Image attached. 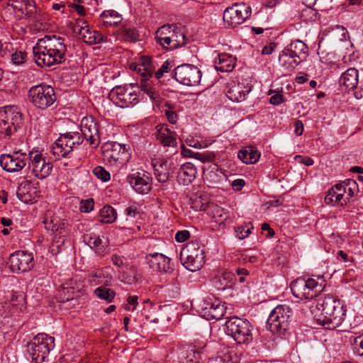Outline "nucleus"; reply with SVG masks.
Wrapping results in <instances>:
<instances>
[{
	"label": "nucleus",
	"instance_id": "obj_14",
	"mask_svg": "<svg viewBox=\"0 0 363 363\" xmlns=\"http://www.w3.org/2000/svg\"><path fill=\"white\" fill-rule=\"evenodd\" d=\"M111 101L117 106L128 108L138 103V95L131 85L115 86L110 93Z\"/></svg>",
	"mask_w": 363,
	"mask_h": 363
},
{
	"label": "nucleus",
	"instance_id": "obj_39",
	"mask_svg": "<svg viewBox=\"0 0 363 363\" xmlns=\"http://www.w3.org/2000/svg\"><path fill=\"white\" fill-rule=\"evenodd\" d=\"M170 28L167 29L166 34L174 40V45L177 48H181L187 43V39L182 29L175 24H169Z\"/></svg>",
	"mask_w": 363,
	"mask_h": 363
},
{
	"label": "nucleus",
	"instance_id": "obj_31",
	"mask_svg": "<svg viewBox=\"0 0 363 363\" xmlns=\"http://www.w3.org/2000/svg\"><path fill=\"white\" fill-rule=\"evenodd\" d=\"M301 61L302 59L296 57L286 47L283 49L279 56L280 66L288 71L295 69Z\"/></svg>",
	"mask_w": 363,
	"mask_h": 363
},
{
	"label": "nucleus",
	"instance_id": "obj_8",
	"mask_svg": "<svg viewBox=\"0 0 363 363\" xmlns=\"http://www.w3.org/2000/svg\"><path fill=\"white\" fill-rule=\"evenodd\" d=\"M28 98L34 107L40 110L50 107L57 99L52 86L44 83L30 87L28 92Z\"/></svg>",
	"mask_w": 363,
	"mask_h": 363
},
{
	"label": "nucleus",
	"instance_id": "obj_40",
	"mask_svg": "<svg viewBox=\"0 0 363 363\" xmlns=\"http://www.w3.org/2000/svg\"><path fill=\"white\" fill-rule=\"evenodd\" d=\"M84 242L95 251L101 254L104 252L107 246V242H104L99 235L94 233H89L84 235Z\"/></svg>",
	"mask_w": 363,
	"mask_h": 363
},
{
	"label": "nucleus",
	"instance_id": "obj_47",
	"mask_svg": "<svg viewBox=\"0 0 363 363\" xmlns=\"http://www.w3.org/2000/svg\"><path fill=\"white\" fill-rule=\"evenodd\" d=\"M164 112L170 123L175 124L177 123L178 120V114L175 111L174 107L172 105L167 103L164 105Z\"/></svg>",
	"mask_w": 363,
	"mask_h": 363
},
{
	"label": "nucleus",
	"instance_id": "obj_27",
	"mask_svg": "<svg viewBox=\"0 0 363 363\" xmlns=\"http://www.w3.org/2000/svg\"><path fill=\"white\" fill-rule=\"evenodd\" d=\"M201 211H208L213 222L218 225H225L228 218V212L217 204L210 203L205 206L203 203L200 207Z\"/></svg>",
	"mask_w": 363,
	"mask_h": 363
},
{
	"label": "nucleus",
	"instance_id": "obj_30",
	"mask_svg": "<svg viewBox=\"0 0 363 363\" xmlns=\"http://www.w3.org/2000/svg\"><path fill=\"white\" fill-rule=\"evenodd\" d=\"M250 90V88H247L243 84L233 82L228 84L226 96L233 102H241L245 99L247 94Z\"/></svg>",
	"mask_w": 363,
	"mask_h": 363
},
{
	"label": "nucleus",
	"instance_id": "obj_11",
	"mask_svg": "<svg viewBox=\"0 0 363 363\" xmlns=\"http://www.w3.org/2000/svg\"><path fill=\"white\" fill-rule=\"evenodd\" d=\"M226 333L238 344H248L252 340L248 320L238 317L230 318L225 323Z\"/></svg>",
	"mask_w": 363,
	"mask_h": 363
},
{
	"label": "nucleus",
	"instance_id": "obj_2",
	"mask_svg": "<svg viewBox=\"0 0 363 363\" xmlns=\"http://www.w3.org/2000/svg\"><path fill=\"white\" fill-rule=\"evenodd\" d=\"M346 311L343 301L333 295L320 297L312 309L316 322L329 330H334L342 324Z\"/></svg>",
	"mask_w": 363,
	"mask_h": 363
},
{
	"label": "nucleus",
	"instance_id": "obj_12",
	"mask_svg": "<svg viewBox=\"0 0 363 363\" xmlns=\"http://www.w3.org/2000/svg\"><path fill=\"white\" fill-rule=\"evenodd\" d=\"M292 311L286 305H279L270 313L267 327L273 333H283L285 332L291 320Z\"/></svg>",
	"mask_w": 363,
	"mask_h": 363
},
{
	"label": "nucleus",
	"instance_id": "obj_60",
	"mask_svg": "<svg viewBox=\"0 0 363 363\" xmlns=\"http://www.w3.org/2000/svg\"><path fill=\"white\" fill-rule=\"evenodd\" d=\"M189 235L188 230H180L176 233L175 240L179 242H183L189 239Z\"/></svg>",
	"mask_w": 363,
	"mask_h": 363
},
{
	"label": "nucleus",
	"instance_id": "obj_34",
	"mask_svg": "<svg viewBox=\"0 0 363 363\" xmlns=\"http://www.w3.org/2000/svg\"><path fill=\"white\" fill-rule=\"evenodd\" d=\"M339 83L346 90L355 89L358 84V71L354 68L347 69L342 74Z\"/></svg>",
	"mask_w": 363,
	"mask_h": 363
},
{
	"label": "nucleus",
	"instance_id": "obj_64",
	"mask_svg": "<svg viewBox=\"0 0 363 363\" xmlns=\"http://www.w3.org/2000/svg\"><path fill=\"white\" fill-rule=\"evenodd\" d=\"M245 184V182L243 179H238L233 182L232 186L237 191H239L244 186Z\"/></svg>",
	"mask_w": 363,
	"mask_h": 363
},
{
	"label": "nucleus",
	"instance_id": "obj_3",
	"mask_svg": "<svg viewBox=\"0 0 363 363\" xmlns=\"http://www.w3.org/2000/svg\"><path fill=\"white\" fill-rule=\"evenodd\" d=\"M325 285L323 275L313 274L311 277L305 275L293 281L291 283V290L296 298L311 299L322 291Z\"/></svg>",
	"mask_w": 363,
	"mask_h": 363
},
{
	"label": "nucleus",
	"instance_id": "obj_25",
	"mask_svg": "<svg viewBox=\"0 0 363 363\" xmlns=\"http://www.w3.org/2000/svg\"><path fill=\"white\" fill-rule=\"evenodd\" d=\"M157 140L163 145L164 147L177 148V142L176 138V133L174 131H171L167 125H159L156 127Z\"/></svg>",
	"mask_w": 363,
	"mask_h": 363
},
{
	"label": "nucleus",
	"instance_id": "obj_51",
	"mask_svg": "<svg viewBox=\"0 0 363 363\" xmlns=\"http://www.w3.org/2000/svg\"><path fill=\"white\" fill-rule=\"evenodd\" d=\"M63 293H65L66 291L67 293L69 292V290L77 289L79 290L82 284L80 283H77V279L74 278L69 279L67 281L62 284Z\"/></svg>",
	"mask_w": 363,
	"mask_h": 363
},
{
	"label": "nucleus",
	"instance_id": "obj_49",
	"mask_svg": "<svg viewBox=\"0 0 363 363\" xmlns=\"http://www.w3.org/2000/svg\"><path fill=\"white\" fill-rule=\"evenodd\" d=\"M119 279L126 284H135L141 279L140 274H121Z\"/></svg>",
	"mask_w": 363,
	"mask_h": 363
},
{
	"label": "nucleus",
	"instance_id": "obj_59",
	"mask_svg": "<svg viewBox=\"0 0 363 363\" xmlns=\"http://www.w3.org/2000/svg\"><path fill=\"white\" fill-rule=\"evenodd\" d=\"M127 220L130 218H134L138 214V208L135 205L133 204L127 207L125 210Z\"/></svg>",
	"mask_w": 363,
	"mask_h": 363
},
{
	"label": "nucleus",
	"instance_id": "obj_33",
	"mask_svg": "<svg viewBox=\"0 0 363 363\" xmlns=\"http://www.w3.org/2000/svg\"><path fill=\"white\" fill-rule=\"evenodd\" d=\"M235 274H217L212 279V284L218 290H225L236 285Z\"/></svg>",
	"mask_w": 363,
	"mask_h": 363
},
{
	"label": "nucleus",
	"instance_id": "obj_19",
	"mask_svg": "<svg viewBox=\"0 0 363 363\" xmlns=\"http://www.w3.org/2000/svg\"><path fill=\"white\" fill-rule=\"evenodd\" d=\"M27 160L26 154L16 152L12 155H2L0 157V165L9 172H16L26 167Z\"/></svg>",
	"mask_w": 363,
	"mask_h": 363
},
{
	"label": "nucleus",
	"instance_id": "obj_9",
	"mask_svg": "<svg viewBox=\"0 0 363 363\" xmlns=\"http://www.w3.org/2000/svg\"><path fill=\"white\" fill-rule=\"evenodd\" d=\"M84 137L80 132L60 133L52 146V152L57 158L65 157L83 143Z\"/></svg>",
	"mask_w": 363,
	"mask_h": 363
},
{
	"label": "nucleus",
	"instance_id": "obj_46",
	"mask_svg": "<svg viewBox=\"0 0 363 363\" xmlns=\"http://www.w3.org/2000/svg\"><path fill=\"white\" fill-rule=\"evenodd\" d=\"M94 294L100 299L105 300L108 303H111L116 295L113 290L104 286L96 288L94 290Z\"/></svg>",
	"mask_w": 363,
	"mask_h": 363
},
{
	"label": "nucleus",
	"instance_id": "obj_15",
	"mask_svg": "<svg viewBox=\"0 0 363 363\" xmlns=\"http://www.w3.org/2000/svg\"><path fill=\"white\" fill-rule=\"evenodd\" d=\"M174 78L183 85L194 86L199 84L201 79V72L196 66L184 64L175 68Z\"/></svg>",
	"mask_w": 363,
	"mask_h": 363
},
{
	"label": "nucleus",
	"instance_id": "obj_61",
	"mask_svg": "<svg viewBox=\"0 0 363 363\" xmlns=\"http://www.w3.org/2000/svg\"><path fill=\"white\" fill-rule=\"evenodd\" d=\"M294 126L295 134L298 136L301 135L304 129L303 122L300 120H296Z\"/></svg>",
	"mask_w": 363,
	"mask_h": 363
},
{
	"label": "nucleus",
	"instance_id": "obj_23",
	"mask_svg": "<svg viewBox=\"0 0 363 363\" xmlns=\"http://www.w3.org/2000/svg\"><path fill=\"white\" fill-rule=\"evenodd\" d=\"M226 308L220 301H204L201 309V316L206 320H220L225 313Z\"/></svg>",
	"mask_w": 363,
	"mask_h": 363
},
{
	"label": "nucleus",
	"instance_id": "obj_37",
	"mask_svg": "<svg viewBox=\"0 0 363 363\" xmlns=\"http://www.w3.org/2000/svg\"><path fill=\"white\" fill-rule=\"evenodd\" d=\"M206 343L203 346H198L197 349L184 350H181L179 357V361H173L172 363H199L201 360V349L204 348Z\"/></svg>",
	"mask_w": 363,
	"mask_h": 363
},
{
	"label": "nucleus",
	"instance_id": "obj_5",
	"mask_svg": "<svg viewBox=\"0 0 363 363\" xmlns=\"http://www.w3.org/2000/svg\"><path fill=\"white\" fill-rule=\"evenodd\" d=\"M55 347V338L45 333L37 334L27 345L31 363H43Z\"/></svg>",
	"mask_w": 363,
	"mask_h": 363
},
{
	"label": "nucleus",
	"instance_id": "obj_38",
	"mask_svg": "<svg viewBox=\"0 0 363 363\" xmlns=\"http://www.w3.org/2000/svg\"><path fill=\"white\" fill-rule=\"evenodd\" d=\"M238 157L245 164H255L259 160L260 153L255 147L248 146L240 150L238 152Z\"/></svg>",
	"mask_w": 363,
	"mask_h": 363
},
{
	"label": "nucleus",
	"instance_id": "obj_53",
	"mask_svg": "<svg viewBox=\"0 0 363 363\" xmlns=\"http://www.w3.org/2000/svg\"><path fill=\"white\" fill-rule=\"evenodd\" d=\"M194 157L203 163L212 162L214 161L215 155L213 152H195Z\"/></svg>",
	"mask_w": 363,
	"mask_h": 363
},
{
	"label": "nucleus",
	"instance_id": "obj_48",
	"mask_svg": "<svg viewBox=\"0 0 363 363\" xmlns=\"http://www.w3.org/2000/svg\"><path fill=\"white\" fill-rule=\"evenodd\" d=\"M27 54L21 50H16L11 55V61L13 65H21L26 62Z\"/></svg>",
	"mask_w": 363,
	"mask_h": 363
},
{
	"label": "nucleus",
	"instance_id": "obj_52",
	"mask_svg": "<svg viewBox=\"0 0 363 363\" xmlns=\"http://www.w3.org/2000/svg\"><path fill=\"white\" fill-rule=\"evenodd\" d=\"M94 174L103 182H107L111 179V176L108 172H107L104 167L98 166L93 170Z\"/></svg>",
	"mask_w": 363,
	"mask_h": 363
},
{
	"label": "nucleus",
	"instance_id": "obj_16",
	"mask_svg": "<svg viewBox=\"0 0 363 363\" xmlns=\"http://www.w3.org/2000/svg\"><path fill=\"white\" fill-rule=\"evenodd\" d=\"M33 264L32 254L19 250L10 255L6 268L12 272H28Z\"/></svg>",
	"mask_w": 363,
	"mask_h": 363
},
{
	"label": "nucleus",
	"instance_id": "obj_13",
	"mask_svg": "<svg viewBox=\"0 0 363 363\" xmlns=\"http://www.w3.org/2000/svg\"><path fill=\"white\" fill-rule=\"evenodd\" d=\"M250 14V6L244 2H239L225 9L223 18L228 26L235 28L243 23Z\"/></svg>",
	"mask_w": 363,
	"mask_h": 363
},
{
	"label": "nucleus",
	"instance_id": "obj_20",
	"mask_svg": "<svg viewBox=\"0 0 363 363\" xmlns=\"http://www.w3.org/2000/svg\"><path fill=\"white\" fill-rule=\"evenodd\" d=\"M7 5L13 9L20 18H34L37 12L36 4L33 0H9Z\"/></svg>",
	"mask_w": 363,
	"mask_h": 363
},
{
	"label": "nucleus",
	"instance_id": "obj_1",
	"mask_svg": "<svg viewBox=\"0 0 363 363\" xmlns=\"http://www.w3.org/2000/svg\"><path fill=\"white\" fill-rule=\"evenodd\" d=\"M65 38L57 35H45L33 47L35 63L41 67L61 64L65 60L67 45Z\"/></svg>",
	"mask_w": 363,
	"mask_h": 363
},
{
	"label": "nucleus",
	"instance_id": "obj_28",
	"mask_svg": "<svg viewBox=\"0 0 363 363\" xmlns=\"http://www.w3.org/2000/svg\"><path fill=\"white\" fill-rule=\"evenodd\" d=\"M43 223H45L46 229L56 232L52 245L50 246V251L52 254H57L60 252L61 250L59 248L65 242V235H63L65 230L62 228H59L57 223H53L52 220H51L50 222H48V220H45Z\"/></svg>",
	"mask_w": 363,
	"mask_h": 363
},
{
	"label": "nucleus",
	"instance_id": "obj_22",
	"mask_svg": "<svg viewBox=\"0 0 363 363\" xmlns=\"http://www.w3.org/2000/svg\"><path fill=\"white\" fill-rule=\"evenodd\" d=\"M127 182L138 194H147L152 189L151 178L145 173L135 172L128 175Z\"/></svg>",
	"mask_w": 363,
	"mask_h": 363
},
{
	"label": "nucleus",
	"instance_id": "obj_54",
	"mask_svg": "<svg viewBox=\"0 0 363 363\" xmlns=\"http://www.w3.org/2000/svg\"><path fill=\"white\" fill-rule=\"evenodd\" d=\"M223 363H239L238 357L234 351L229 350L226 352L221 357Z\"/></svg>",
	"mask_w": 363,
	"mask_h": 363
},
{
	"label": "nucleus",
	"instance_id": "obj_32",
	"mask_svg": "<svg viewBox=\"0 0 363 363\" xmlns=\"http://www.w3.org/2000/svg\"><path fill=\"white\" fill-rule=\"evenodd\" d=\"M196 172V169L192 163L186 162L178 171L177 180L183 185H189L195 179Z\"/></svg>",
	"mask_w": 363,
	"mask_h": 363
},
{
	"label": "nucleus",
	"instance_id": "obj_21",
	"mask_svg": "<svg viewBox=\"0 0 363 363\" xmlns=\"http://www.w3.org/2000/svg\"><path fill=\"white\" fill-rule=\"evenodd\" d=\"M154 169L155 178L160 182H165L168 180L171 172L174 167L173 162L163 157H154L151 161Z\"/></svg>",
	"mask_w": 363,
	"mask_h": 363
},
{
	"label": "nucleus",
	"instance_id": "obj_58",
	"mask_svg": "<svg viewBox=\"0 0 363 363\" xmlns=\"http://www.w3.org/2000/svg\"><path fill=\"white\" fill-rule=\"evenodd\" d=\"M94 201L93 199H87L84 202H83L80 206V210L84 213H89L94 208Z\"/></svg>",
	"mask_w": 363,
	"mask_h": 363
},
{
	"label": "nucleus",
	"instance_id": "obj_55",
	"mask_svg": "<svg viewBox=\"0 0 363 363\" xmlns=\"http://www.w3.org/2000/svg\"><path fill=\"white\" fill-rule=\"evenodd\" d=\"M171 68V63L168 61L164 62L161 67L155 72V78L157 79H160L164 73H167L170 71Z\"/></svg>",
	"mask_w": 363,
	"mask_h": 363
},
{
	"label": "nucleus",
	"instance_id": "obj_6",
	"mask_svg": "<svg viewBox=\"0 0 363 363\" xmlns=\"http://www.w3.org/2000/svg\"><path fill=\"white\" fill-rule=\"evenodd\" d=\"M103 160L112 167H123L130 159V147L116 142L106 143L102 146Z\"/></svg>",
	"mask_w": 363,
	"mask_h": 363
},
{
	"label": "nucleus",
	"instance_id": "obj_43",
	"mask_svg": "<svg viewBox=\"0 0 363 363\" xmlns=\"http://www.w3.org/2000/svg\"><path fill=\"white\" fill-rule=\"evenodd\" d=\"M30 189L31 186L30 184L21 183L16 191V195L18 199L25 203L32 202L34 199V196L30 191Z\"/></svg>",
	"mask_w": 363,
	"mask_h": 363
},
{
	"label": "nucleus",
	"instance_id": "obj_57",
	"mask_svg": "<svg viewBox=\"0 0 363 363\" xmlns=\"http://www.w3.org/2000/svg\"><path fill=\"white\" fill-rule=\"evenodd\" d=\"M353 344L357 354L363 356V334L355 337L353 340Z\"/></svg>",
	"mask_w": 363,
	"mask_h": 363
},
{
	"label": "nucleus",
	"instance_id": "obj_56",
	"mask_svg": "<svg viewBox=\"0 0 363 363\" xmlns=\"http://www.w3.org/2000/svg\"><path fill=\"white\" fill-rule=\"evenodd\" d=\"M337 194V190H335V186H333L331 189L328 190V194L325 196V203L335 205Z\"/></svg>",
	"mask_w": 363,
	"mask_h": 363
},
{
	"label": "nucleus",
	"instance_id": "obj_45",
	"mask_svg": "<svg viewBox=\"0 0 363 363\" xmlns=\"http://www.w3.org/2000/svg\"><path fill=\"white\" fill-rule=\"evenodd\" d=\"M337 190L336 195L335 203L337 205L343 206L349 201V197L345 195L347 193V186L345 184H337L335 185V190Z\"/></svg>",
	"mask_w": 363,
	"mask_h": 363
},
{
	"label": "nucleus",
	"instance_id": "obj_50",
	"mask_svg": "<svg viewBox=\"0 0 363 363\" xmlns=\"http://www.w3.org/2000/svg\"><path fill=\"white\" fill-rule=\"evenodd\" d=\"M253 228L252 223H249L245 225H241L235 228L237 236L239 239L242 240L249 236L251 230Z\"/></svg>",
	"mask_w": 363,
	"mask_h": 363
},
{
	"label": "nucleus",
	"instance_id": "obj_36",
	"mask_svg": "<svg viewBox=\"0 0 363 363\" xmlns=\"http://www.w3.org/2000/svg\"><path fill=\"white\" fill-rule=\"evenodd\" d=\"M215 68L220 72H230L235 66V58L230 54L222 53L214 61Z\"/></svg>",
	"mask_w": 363,
	"mask_h": 363
},
{
	"label": "nucleus",
	"instance_id": "obj_62",
	"mask_svg": "<svg viewBox=\"0 0 363 363\" xmlns=\"http://www.w3.org/2000/svg\"><path fill=\"white\" fill-rule=\"evenodd\" d=\"M269 101L273 105H279L284 101V96L281 94H276L271 96Z\"/></svg>",
	"mask_w": 363,
	"mask_h": 363
},
{
	"label": "nucleus",
	"instance_id": "obj_42",
	"mask_svg": "<svg viewBox=\"0 0 363 363\" xmlns=\"http://www.w3.org/2000/svg\"><path fill=\"white\" fill-rule=\"evenodd\" d=\"M118 37L125 41L136 42L138 34L134 28L123 26L118 30Z\"/></svg>",
	"mask_w": 363,
	"mask_h": 363
},
{
	"label": "nucleus",
	"instance_id": "obj_7",
	"mask_svg": "<svg viewBox=\"0 0 363 363\" xmlns=\"http://www.w3.org/2000/svg\"><path fill=\"white\" fill-rule=\"evenodd\" d=\"M183 266L190 272L200 270L204 263V252L199 243L191 241L186 244L180 252Z\"/></svg>",
	"mask_w": 363,
	"mask_h": 363
},
{
	"label": "nucleus",
	"instance_id": "obj_63",
	"mask_svg": "<svg viewBox=\"0 0 363 363\" xmlns=\"http://www.w3.org/2000/svg\"><path fill=\"white\" fill-rule=\"evenodd\" d=\"M277 44L275 43H270L267 45H266L262 50V55H270L274 51V48H276Z\"/></svg>",
	"mask_w": 363,
	"mask_h": 363
},
{
	"label": "nucleus",
	"instance_id": "obj_18",
	"mask_svg": "<svg viewBox=\"0 0 363 363\" xmlns=\"http://www.w3.org/2000/svg\"><path fill=\"white\" fill-rule=\"evenodd\" d=\"M81 134L93 147L100 143L99 123L92 116L84 117L81 121Z\"/></svg>",
	"mask_w": 363,
	"mask_h": 363
},
{
	"label": "nucleus",
	"instance_id": "obj_10",
	"mask_svg": "<svg viewBox=\"0 0 363 363\" xmlns=\"http://www.w3.org/2000/svg\"><path fill=\"white\" fill-rule=\"evenodd\" d=\"M23 123L21 113L14 106H7L0 110V135L10 138Z\"/></svg>",
	"mask_w": 363,
	"mask_h": 363
},
{
	"label": "nucleus",
	"instance_id": "obj_41",
	"mask_svg": "<svg viewBox=\"0 0 363 363\" xmlns=\"http://www.w3.org/2000/svg\"><path fill=\"white\" fill-rule=\"evenodd\" d=\"M290 51L296 56L302 59V57H305L308 52V46L303 41L296 40L291 41L289 45L286 46Z\"/></svg>",
	"mask_w": 363,
	"mask_h": 363
},
{
	"label": "nucleus",
	"instance_id": "obj_24",
	"mask_svg": "<svg viewBox=\"0 0 363 363\" xmlns=\"http://www.w3.org/2000/svg\"><path fill=\"white\" fill-rule=\"evenodd\" d=\"M148 264L153 272H171L174 270L171 259L160 253L149 255Z\"/></svg>",
	"mask_w": 363,
	"mask_h": 363
},
{
	"label": "nucleus",
	"instance_id": "obj_29",
	"mask_svg": "<svg viewBox=\"0 0 363 363\" xmlns=\"http://www.w3.org/2000/svg\"><path fill=\"white\" fill-rule=\"evenodd\" d=\"M122 21V16L114 10L103 11L98 18L99 26L105 28L117 26Z\"/></svg>",
	"mask_w": 363,
	"mask_h": 363
},
{
	"label": "nucleus",
	"instance_id": "obj_26",
	"mask_svg": "<svg viewBox=\"0 0 363 363\" xmlns=\"http://www.w3.org/2000/svg\"><path fill=\"white\" fill-rule=\"evenodd\" d=\"M86 22L83 23L84 26H80L78 31L79 35L81 36L84 43L89 45H94L106 41V36L102 35L96 30H91L88 26L86 25Z\"/></svg>",
	"mask_w": 363,
	"mask_h": 363
},
{
	"label": "nucleus",
	"instance_id": "obj_35",
	"mask_svg": "<svg viewBox=\"0 0 363 363\" xmlns=\"http://www.w3.org/2000/svg\"><path fill=\"white\" fill-rule=\"evenodd\" d=\"M170 28L169 24L164 25L159 28L155 33V40L162 48L166 50H175L176 45H174V40H171L169 35L166 34L167 29Z\"/></svg>",
	"mask_w": 363,
	"mask_h": 363
},
{
	"label": "nucleus",
	"instance_id": "obj_44",
	"mask_svg": "<svg viewBox=\"0 0 363 363\" xmlns=\"http://www.w3.org/2000/svg\"><path fill=\"white\" fill-rule=\"evenodd\" d=\"M116 210L111 206H104L99 212L100 222L104 223H112L116 219Z\"/></svg>",
	"mask_w": 363,
	"mask_h": 363
},
{
	"label": "nucleus",
	"instance_id": "obj_4",
	"mask_svg": "<svg viewBox=\"0 0 363 363\" xmlns=\"http://www.w3.org/2000/svg\"><path fill=\"white\" fill-rule=\"evenodd\" d=\"M130 68L135 71L140 78L141 90L144 91L151 100L159 101L160 93L152 86L150 79L152 76L155 67L151 58L148 56H142L136 63L130 65Z\"/></svg>",
	"mask_w": 363,
	"mask_h": 363
},
{
	"label": "nucleus",
	"instance_id": "obj_17",
	"mask_svg": "<svg viewBox=\"0 0 363 363\" xmlns=\"http://www.w3.org/2000/svg\"><path fill=\"white\" fill-rule=\"evenodd\" d=\"M28 169L31 174L39 179L48 177L52 169V164L42 154H30Z\"/></svg>",
	"mask_w": 363,
	"mask_h": 363
}]
</instances>
